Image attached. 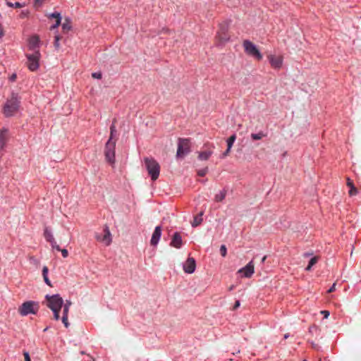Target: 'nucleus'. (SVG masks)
I'll list each match as a JSON object with an SVG mask.
<instances>
[{
	"instance_id": "nucleus-1",
	"label": "nucleus",
	"mask_w": 361,
	"mask_h": 361,
	"mask_svg": "<svg viewBox=\"0 0 361 361\" xmlns=\"http://www.w3.org/2000/svg\"><path fill=\"white\" fill-rule=\"evenodd\" d=\"M20 97L17 93L13 92L4 106V114L6 117L13 116L19 109Z\"/></svg>"
},
{
	"instance_id": "nucleus-2",
	"label": "nucleus",
	"mask_w": 361,
	"mask_h": 361,
	"mask_svg": "<svg viewBox=\"0 0 361 361\" xmlns=\"http://www.w3.org/2000/svg\"><path fill=\"white\" fill-rule=\"evenodd\" d=\"M39 309V305L38 302L33 300H28L24 302L19 307L18 312L23 316H27L28 314H36Z\"/></svg>"
},
{
	"instance_id": "nucleus-3",
	"label": "nucleus",
	"mask_w": 361,
	"mask_h": 361,
	"mask_svg": "<svg viewBox=\"0 0 361 361\" xmlns=\"http://www.w3.org/2000/svg\"><path fill=\"white\" fill-rule=\"evenodd\" d=\"M146 169L152 180H156L160 173V166L153 158L146 157L144 159Z\"/></svg>"
},
{
	"instance_id": "nucleus-4",
	"label": "nucleus",
	"mask_w": 361,
	"mask_h": 361,
	"mask_svg": "<svg viewBox=\"0 0 361 361\" xmlns=\"http://www.w3.org/2000/svg\"><path fill=\"white\" fill-rule=\"evenodd\" d=\"M243 47L244 48L245 53L247 56L252 57L257 61H261L262 59L263 56L259 49L249 39H245L243 41Z\"/></svg>"
},
{
	"instance_id": "nucleus-5",
	"label": "nucleus",
	"mask_w": 361,
	"mask_h": 361,
	"mask_svg": "<svg viewBox=\"0 0 361 361\" xmlns=\"http://www.w3.org/2000/svg\"><path fill=\"white\" fill-rule=\"evenodd\" d=\"M190 140L188 138H178L176 157L183 158L190 152Z\"/></svg>"
},
{
	"instance_id": "nucleus-6",
	"label": "nucleus",
	"mask_w": 361,
	"mask_h": 361,
	"mask_svg": "<svg viewBox=\"0 0 361 361\" xmlns=\"http://www.w3.org/2000/svg\"><path fill=\"white\" fill-rule=\"evenodd\" d=\"M116 140H108L104 148L105 159L107 162L111 164L115 163V149H116Z\"/></svg>"
},
{
	"instance_id": "nucleus-7",
	"label": "nucleus",
	"mask_w": 361,
	"mask_h": 361,
	"mask_svg": "<svg viewBox=\"0 0 361 361\" xmlns=\"http://www.w3.org/2000/svg\"><path fill=\"white\" fill-rule=\"evenodd\" d=\"M45 299L47 300L46 305L51 310L61 309L63 300L59 294H54L52 295H46Z\"/></svg>"
},
{
	"instance_id": "nucleus-8",
	"label": "nucleus",
	"mask_w": 361,
	"mask_h": 361,
	"mask_svg": "<svg viewBox=\"0 0 361 361\" xmlns=\"http://www.w3.org/2000/svg\"><path fill=\"white\" fill-rule=\"evenodd\" d=\"M27 66L30 71H35L39 68L41 54L39 51H35L32 54H26Z\"/></svg>"
},
{
	"instance_id": "nucleus-9",
	"label": "nucleus",
	"mask_w": 361,
	"mask_h": 361,
	"mask_svg": "<svg viewBox=\"0 0 361 361\" xmlns=\"http://www.w3.org/2000/svg\"><path fill=\"white\" fill-rule=\"evenodd\" d=\"M95 238L97 241L103 243L105 245H109L112 241V238L109 227L106 225H105L103 230V233H97L95 234Z\"/></svg>"
},
{
	"instance_id": "nucleus-10",
	"label": "nucleus",
	"mask_w": 361,
	"mask_h": 361,
	"mask_svg": "<svg viewBox=\"0 0 361 361\" xmlns=\"http://www.w3.org/2000/svg\"><path fill=\"white\" fill-rule=\"evenodd\" d=\"M228 25L226 23L219 25V29L217 32V37L221 43H226L230 39V36L228 33Z\"/></svg>"
},
{
	"instance_id": "nucleus-11",
	"label": "nucleus",
	"mask_w": 361,
	"mask_h": 361,
	"mask_svg": "<svg viewBox=\"0 0 361 361\" xmlns=\"http://www.w3.org/2000/svg\"><path fill=\"white\" fill-rule=\"evenodd\" d=\"M238 273L240 274L243 277L250 278L254 273L252 262H250L245 267L239 269Z\"/></svg>"
},
{
	"instance_id": "nucleus-12",
	"label": "nucleus",
	"mask_w": 361,
	"mask_h": 361,
	"mask_svg": "<svg viewBox=\"0 0 361 361\" xmlns=\"http://www.w3.org/2000/svg\"><path fill=\"white\" fill-rule=\"evenodd\" d=\"M196 262L194 258L188 257L183 264V270L187 274H192L195 271Z\"/></svg>"
},
{
	"instance_id": "nucleus-13",
	"label": "nucleus",
	"mask_w": 361,
	"mask_h": 361,
	"mask_svg": "<svg viewBox=\"0 0 361 361\" xmlns=\"http://www.w3.org/2000/svg\"><path fill=\"white\" fill-rule=\"evenodd\" d=\"M44 236L47 241L50 243L51 247L55 250H60V246L57 245L51 232L47 228L44 229Z\"/></svg>"
},
{
	"instance_id": "nucleus-14",
	"label": "nucleus",
	"mask_w": 361,
	"mask_h": 361,
	"mask_svg": "<svg viewBox=\"0 0 361 361\" xmlns=\"http://www.w3.org/2000/svg\"><path fill=\"white\" fill-rule=\"evenodd\" d=\"M161 236V226H157L155 227V229L152 233V238L150 240V243L152 246H156Z\"/></svg>"
},
{
	"instance_id": "nucleus-15",
	"label": "nucleus",
	"mask_w": 361,
	"mask_h": 361,
	"mask_svg": "<svg viewBox=\"0 0 361 361\" xmlns=\"http://www.w3.org/2000/svg\"><path fill=\"white\" fill-rule=\"evenodd\" d=\"M170 245L175 248L179 249L183 245L182 237L178 232H175L172 236Z\"/></svg>"
},
{
	"instance_id": "nucleus-16",
	"label": "nucleus",
	"mask_w": 361,
	"mask_h": 361,
	"mask_svg": "<svg viewBox=\"0 0 361 361\" xmlns=\"http://www.w3.org/2000/svg\"><path fill=\"white\" fill-rule=\"evenodd\" d=\"M283 65V56L281 55H276L272 56V68L280 69Z\"/></svg>"
},
{
	"instance_id": "nucleus-17",
	"label": "nucleus",
	"mask_w": 361,
	"mask_h": 361,
	"mask_svg": "<svg viewBox=\"0 0 361 361\" xmlns=\"http://www.w3.org/2000/svg\"><path fill=\"white\" fill-rule=\"evenodd\" d=\"M39 39L38 37H37V36L32 37L29 40V49L30 50H32L33 52L35 51H39V49H37L39 47Z\"/></svg>"
},
{
	"instance_id": "nucleus-18",
	"label": "nucleus",
	"mask_w": 361,
	"mask_h": 361,
	"mask_svg": "<svg viewBox=\"0 0 361 361\" xmlns=\"http://www.w3.org/2000/svg\"><path fill=\"white\" fill-rule=\"evenodd\" d=\"M346 185L350 188L348 194L350 196H354L357 194V189L355 187L353 181L350 178H346Z\"/></svg>"
},
{
	"instance_id": "nucleus-19",
	"label": "nucleus",
	"mask_w": 361,
	"mask_h": 361,
	"mask_svg": "<svg viewBox=\"0 0 361 361\" xmlns=\"http://www.w3.org/2000/svg\"><path fill=\"white\" fill-rule=\"evenodd\" d=\"M8 130L6 128H2L0 131V148L4 149L7 141Z\"/></svg>"
},
{
	"instance_id": "nucleus-20",
	"label": "nucleus",
	"mask_w": 361,
	"mask_h": 361,
	"mask_svg": "<svg viewBox=\"0 0 361 361\" xmlns=\"http://www.w3.org/2000/svg\"><path fill=\"white\" fill-rule=\"evenodd\" d=\"M212 153H213V152L211 150H206V151L200 152L198 155V159L202 161L207 160L211 157Z\"/></svg>"
},
{
	"instance_id": "nucleus-21",
	"label": "nucleus",
	"mask_w": 361,
	"mask_h": 361,
	"mask_svg": "<svg viewBox=\"0 0 361 361\" xmlns=\"http://www.w3.org/2000/svg\"><path fill=\"white\" fill-rule=\"evenodd\" d=\"M48 267L44 266L42 269V276H43V279H44V281L45 282V283L47 285H48L50 287H52V285L51 283V281L48 278Z\"/></svg>"
},
{
	"instance_id": "nucleus-22",
	"label": "nucleus",
	"mask_w": 361,
	"mask_h": 361,
	"mask_svg": "<svg viewBox=\"0 0 361 361\" xmlns=\"http://www.w3.org/2000/svg\"><path fill=\"white\" fill-rule=\"evenodd\" d=\"M203 212H200L198 215L194 217L193 221L192 222V227H197L200 225L202 222V216Z\"/></svg>"
},
{
	"instance_id": "nucleus-23",
	"label": "nucleus",
	"mask_w": 361,
	"mask_h": 361,
	"mask_svg": "<svg viewBox=\"0 0 361 361\" xmlns=\"http://www.w3.org/2000/svg\"><path fill=\"white\" fill-rule=\"evenodd\" d=\"M72 28L71 21L69 18H66L62 24V30L63 32H68Z\"/></svg>"
},
{
	"instance_id": "nucleus-24",
	"label": "nucleus",
	"mask_w": 361,
	"mask_h": 361,
	"mask_svg": "<svg viewBox=\"0 0 361 361\" xmlns=\"http://www.w3.org/2000/svg\"><path fill=\"white\" fill-rule=\"evenodd\" d=\"M226 195V190L225 189L222 190L219 192V193L216 194L214 197V200L217 202H220L223 201Z\"/></svg>"
},
{
	"instance_id": "nucleus-25",
	"label": "nucleus",
	"mask_w": 361,
	"mask_h": 361,
	"mask_svg": "<svg viewBox=\"0 0 361 361\" xmlns=\"http://www.w3.org/2000/svg\"><path fill=\"white\" fill-rule=\"evenodd\" d=\"M71 304L72 302L70 300H66V302L63 304V315H68V312Z\"/></svg>"
},
{
	"instance_id": "nucleus-26",
	"label": "nucleus",
	"mask_w": 361,
	"mask_h": 361,
	"mask_svg": "<svg viewBox=\"0 0 361 361\" xmlns=\"http://www.w3.org/2000/svg\"><path fill=\"white\" fill-rule=\"evenodd\" d=\"M116 126H115L114 122H113L110 126V136H109V140H115L114 137L116 136Z\"/></svg>"
},
{
	"instance_id": "nucleus-27",
	"label": "nucleus",
	"mask_w": 361,
	"mask_h": 361,
	"mask_svg": "<svg viewBox=\"0 0 361 361\" xmlns=\"http://www.w3.org/2000/svg\"><path fill=\"white\" fill-rule=\"evenodd\" d=\"M265 135H266L262 131H260L257 133H252L250 136H251V138L252 139V140H261Z\"/></svg>"
},
{
	"instance_id": "nucleus-28",
	"label": "nucleus",
	"mask_w": 361,
	"mask_h": 361,
	"mask_svg": "<svg viewBox=\"0 0 361 361\" xmlns=\"http://www.w3.org/2000/svg\"><path fill=\"white\" fill-rule=\"evenodd\" d=\"M235 140H236V135L235 133H233L226 140L227 147L231 148L233 145V143L235 142Z\"/></svg>"
},
{
	"instance_id": "nucleus-29",
	"label": "nucleus",
	"mask_w": 361,
	"mask_h": 361,
	"mask_svg": "<svg viewBox=\"0 0 361 361\" xmlns=\"http://www.w3.org/2000/svg\"><path fill=\"white\" fill-rule=\"evenodd\" d=\"M318 262V257H314L311 258L309 262L307 267H306L307 271H310L312 266H314Z\"/></svg>"
},
{
	"instance_id": "nucleus-30",
	"label": "nucleus",
	"mask_w": 361,
	"mask_h": 361,
	"mask_svg": "<svg viewBox=\"0 0 361 361\" xmlns=\"http://www.w3.org/2000/svg\"><path fill=\"white\" fill-rule=\"evenodd\" d=\"M49 18H56V20L61 21V13L59 12H54L49 15Z\"/></svg>"
},
{
	"instance_id": "nucleus-31",
	"label": "nucleus",
	"mask_w": 361,
	"mask_h": 361,
	"mask_svg": "<svg viewBox=\"0 0 361 361\" xmlns=\"http://www.w3.org/2000/svg\"><path fill=\"white\" fill-rule=\"evenodd\" d=\"M61 39V37L59 35H55L54 37V45L56 49H59L60 48V43L59 41Z\"/></svg>"
},
{
	"instance_id": "nucleus-32",
	"label": "nucleus",
	"mask_w": 361,
	"mask_h": 361,
	"mask_svg": "<svg viewBox=\"0 0 361 361\" xmlns=\"http://www.w3.org/2000/svg\"><path fill=\"white\" fill-rule=\"evenodd\" d=\"M6 4H7L8 6L11 7V8H13V7H14V8H21V7H23V5L20 3H19V2H16L15 4H13L11 2H10V1H7Z\"/></svg>"
},
{
	"instance_id": "nucleus-33",
	"label": "nucleus",
	"mask_w": 361,
	"mask_h": 361,
	"mask_svg": "<svg viewBox=\"0 0 361 361\" xmlns=\"http://www.w3.org/2000/svg\"><path fill=\"white\" fill-rule=\"evenodd\" d=\"M220 253L222 257H226L227 254V249L225 245H221L220 247Z\"/></svg>"
},
{
	"instance_id": "nucleus-34",
	"label": "nucleus",
	"mask_w": 361,
	"mask_h": 361,
	"mask_svg": "<svg viewBox=\"0 0 361 361\" xmlns=\"http://www.w3.org/2000/svg\"><path fill=\"white\" fill-rule=\"evenodd\" d=\"M61 309L51 310L54 313V318L56 320H59L60 318L59 313Z\"/></svg>"
},
{
	"instance_id": "nucleus-35",
	"label": "nucleus",
	"mask_w": 361,
	"mask_h": 361,
	"mask_svg": "<svg viewBox=\"0 0 361 361\" xmlns=\"http://www.w3.org/2000/svg\"><path fill=\"white\" fill-rule=\"evenodd\" d=\"M62 322L64 324V326L68 328L70 325L68 321V315H63L61 318Z\"/></svg>"
},
{
	"instance_id": "nucleus-36",
	"label": "nucleus",
	"mask_w": 361,
	"mask_h": 361,
	"mask_svg": "<svg viewBox=\"0 0 361 361\" xmlns=\"http://www.w3.org/2000/svg\"><path fill=\"white\" fill-rule=\"evenodd\" d=\"M208 171V169L207 168H204V169H200L197 171V175L199 176H201V177H203L207 173Z\"/></svg>"
},
{
	"instance_id": "nucleus-37",
	"label": "nucleus",
	"mask_w": 361,
	"mask_h": 361,
	"mask_svg": "<svg viewBox=\"0 0 361 361\" xmlns=\"http://www.w3.org/2000/svg\"><path fill=\"white\" fill-rule=\"evenodd\" d=\"M92 77L93 78H96V79H101L102 77V73L100 71L94 72V73H92Z\"/></svg>"
},
{
	"instance_id": "nucleus-38",
	"label": "nucleus",
	"mask_w": 361,
	"mask_h": 361,
	"mask_svg": "<svg viewBox=\"0 0 361 361\" xmlns=\"http://www.w3.org/2000/svg\"><path fill=\"white\" fill-rule=\"evenodd\" d=\"M58 251H61V254H62V256L66 258L68 256V252L66 249H61L60 247V250H57Z\"/></svg>"
},
{
	"instance_id": "nucleus-39",
	"label": "nucleus",
	"mask_w": 361,
	"mask_h": 361,
	"mask_svg": "<svg viewBox=\"0 0 361 361\" xmlns=\"http://www.w3.org/2000/svg\"><path fill=\"white\" fill-rule=\"evenodd\" d=\"M231 147H227L226 150L221 154V158H225L226 157H227L229 154L230 152H231Z\"/></svg>"
},
{
	"instance_id": "nucleus-40",
	"label": "nucleus",
	"mask_w": 361,
	"mask_h": 361,
	"mask_svg": "<svg viewBox=\"0 0 361 361\" xmlns=\"http://www.w3.org/2000/svg\"><path fill=\"white\" fill-rule=\"evenodd\" d=\"M23 355H24V357H25V361H31V359H30V354L27 351H24L23 352Z\"/></svg>"
},
{
	"instance_id": "nucleus-41",
	"label": "nucleus",
	"mask_w": 361,
	"mask_h": 361,
	"mask_svg": "<svg viewBox=\"0 0 361 361\" xmlns=\"http://www.w3.org/2000/svg\"><path fill=\"white\" fill-rule=\"evenodd\" d=\"M61 21L56 20L55 24H54L53 25H51V26L50 27V30H54V29H56V27H58L59 26V25L61 24Z\"/></svg>"
},
{
	"instance_id": "nucleus-42",
	"label": "nucleus",
	"mask_w": 361,
	"mask_h": 361,
	"mask_svg": "<svg viewBox=\"0 0 361 361\" xmlns=\"http://www.w3.org/2000/svg\"><path fill=\"white\" fill-rule=\"evenodd\" d=\"M321 314L324 315V318H328V317L329 316V312L327 310L321 311Z\"/></svg>"
},
{
	"instance_id": "nucleus-43",
	"label": "nucleus",
	"mask_w": 361,
	"mask_h": 361,
	"mask_svg": "<svg viewBox=\"0 0 361 361\" xmlns=\"http://www.w3.org/2000/svg\"><path fill=\"white\" fill-rule=\"evenodd\" d=\"M240 305V302L239 300H236L235 304H234V306H233V310H236L238 307H239Z\"/></svg>"
},
{
	"instance_id": "nucleus-44",
	"label": "nucleus",
	"mask_w": 361,
	"mask_h": 361,
	"mask_svg": "<svg viewBox=\"0 0 361 361\" xmlns=\"http://www.w3.org/2000/svg\"><path fill=\"white\" fill-rule=\"evenodd\" d=\"M336 289V283H334L332 286L329 288V290H328V293H332Z\"/></svg>"
},
{
	"instance_id": "nucleus-45",
	"label": "nucleus",
	"mask_w": 361,
	"mask_h": 361,
	"mask_svg": "<svg viewBox=\"0 0 361 361\" xmlns=\"http://www.w3.org/2000/svg\"><path fill=\"white\" fill-rule=\"evenodd\" d=\"M4 36V31L1 27V25H0V38H1Z\"/></svg>"
},
{
	"instance_id": "nucleus-46",
	"label": "nucleus",
	"mask_w": 361,
	"mask_h": 361,
	"mask_svg": "<svg viewBox=\"0 0 361 361\" xmlns=\"http://www.w3.org/2000/svg\"><path fill=\"white\" fill-rule=\"evenodd\" d=\"M16 74H13V75H11V77L10 80H11V81H13V80H15V79H16Z\"/></svg>"
},
{
	"instance_id": "nucleus-47",
	"label": "nucleus",
	"mask_w": 361,
	"mask_h": 361,
	"mask_svg": "<svg viewBox=\"0 0 361 361\" xmlns=\"http://www.w3.org/2000/svg\"><path fill=\"white\" fill-rule=\"evenodd\" d=\"M228 4H229V5H230V6H235L234 4H230V3H228Z\"/></svg>"
},
{
	"instance_id": "nucleus-48",
	"label": "nucleus",
	"mask_w": 361,
	"mask_h": 361,
	"mask_svg": "<svg viewBox=\"0 0 361 361\" xmlns=\"http://www.w3.org/2000/svg\"><path fill=\"white\" fill-rule=\"evenodd\" d=\"M265 259H266V257H263L262 261H264Z\"/></svg>"
},
{
	"instance_id": "nucleus-49",
	"label": "nucleus",
	"mask_w": 361,
	"mask_h": 361,
	"mask_svg": "<svg viewBox=\"0 0 361 361\" xmlns=\"http://www.w3.org/2000/svg\"><path fill=\"white\" fill-rule=\"evenodd\" d=\"M47 329H48V327L45 328V329H44V331H46Z\"/></svg>"
},
{
	"instance_id": "nucleus-50",
	"label": "nucleus",
	"mask_w": 361,
	"mask_h": 361,
	"mask_svg": "<svg viewBox=\"0 0 361 361\" xmlns=\"http://www.w3.org/2000/svg\"><path fill=\"white\" fill-rule=\"evenodd\" d=\"M267 59H269V61H271V58L269 56H267Z\"/></svg>"
},
{
	"instance_id": "nucleus-51",
	"label": "nucleus",
	"mask_w": 361,
	"mask_h": 361,
	"mask_svg": "<svg viewBox=\"0 0 361 361\" xmlns=\"http://www.w3.org/2000/svg\"><path fill=\"white\" fill-rule=\"evenodd\" d=\"M287 337H288V336L286 334V335L284 336V338H286Z\"/></svg>"
}]
</instances>
